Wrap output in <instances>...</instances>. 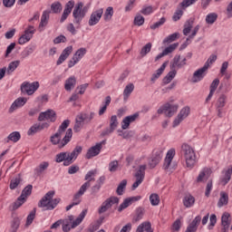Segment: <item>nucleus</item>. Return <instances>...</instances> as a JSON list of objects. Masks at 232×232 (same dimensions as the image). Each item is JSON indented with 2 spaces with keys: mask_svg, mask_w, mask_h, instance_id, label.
I'll use <instances>...</instances> for the list:
<instances>
[{
  "mask_svg": "<svg viewBox=\"0 0 232 232\" xmlns=\"http://www.w3.org/2000/svg\"><path fill=\"white\" fill-rule=\"evenodd\" d=\"M55 191H48L39 201L38 208H45L49 211H52V209H55V208H57V204L61 202V198H58L53 199Z\"/></svg>",
  "mask_w": 232,
  "mask_h": 232,
  "instance_id": "obj_1",
  "label": "nucleus"
},
{
  "mask_svg": "<svg viewBox=\"0 0 232 232\" xmlns=\"http://www.w3.org/2000/svg\"><path fill=\"white\" fill-rule=\"evenodd\" d=\"M72 135H73V130H72V129H68L66 130L63 138V133L57 130L56 133L51 136L50 141L52 142V144H53V146H57L58 144V148H64V146H66V144H68V142L72 140ZM62 138L63 140H61Z\"/></svg>",
  "mask_w": 232,
  "mask_h": 232,
  "instance_id": "obj_2",
  "label": "nucleus"
},
{
  "mask_svg": "<svg viewBox=\"0 0 232 232\" xmlns=\"http://www.w3.org/2000/svg\"><path fill=\"white\" fill-rule=\"evenodd\" d=\"M181 155H183L187 168H194L195 164H197V155L195 154V150L191 148V146L184 143L181 146Z\"/></svg>",
  "mask_w": 232,
  "mask_h": 232,
  "instance_id": "obj_3",
  "label": "nucleus"
},
{
  "mask_svg": "<svg viewBox=\"0 0 232 232\" xmlns=\"http://www.w3.org/2000/svg\"><path fill=\"white\" fill-rule=\"evenodd\" d=\"M86 213H88V209H84L80 213L79 217L73 220V216H69V219L63 221V231L68 232L70 229H73L77 227L84 220V217H86Z\"/></svg>",
  "mask_w": 232,
  "mask_h": 232,
  "instance_id": "obj_4",
  "label": "nucleus"
},
{
  "mask_svg": "<svg viewBox=\"0 0 232 232\" xmlns=\"http://www.w3.org/2000/svg\"><path fill=\"white\" fill-rule=\"evenodd\" d=\"M83 6L84 4H82V2H79L72 11L73 23L74 24H77V28L81 26L82 19L86 17V10H84V8L82 9Z\"/></svg>",
  "mask_w": 232,
  "mask_h": 232,
  "instance_id": "obj_5",
  "label": "nucleus"
},
{
  "mask_svg": "<svg viewBox=\"0 0 232 232\" xmlns=\"http://www.w3.org/2000/svg\"><path fill=\"white\" fill-rule=\"evenodd\" d=\"M145 175H146V165H140L137 169L136 173L134 174L136 181L132 184V187H131L132 191H135V188L142 184V182L144 181Z\"/></svg>",
  "mask_w": 232,
  "mask_h": 232,
  "instance_id": "obj_6",
  "label": "nucleus"
},
{
  "mask_svg": "<svg viewBox=\"0 0 232 232\" xmlns=\"http://www.w3.org/2000/svg\"><path fill=\"white\" fill-rule=\"evenodd\" d=\"M37 90H39V82H34L32 83L24 82L21 85L22 93H26L27 95H34Z\"/></svg>",
  "mask_w": 232,
  "mask_h": 232,
  "instance_id": "obj_7",
  "label": "nucleus"
},
{
  "mask_svg": "<svg viewBox=\"0 0 232 232\" xmlns=\"http://www.w3.org/2000/svg\"><path fill=\"white\" fill-rule=\"evenodd\" d=\"M119 198L117 197H111L107 198L105 201L102 202L101 208L98 209L99 215H102V213H106L108 209L113 206V204H119Z\"/></svg>",
  "mask_w": 232,
  "mask_h": 232,
  "instance_id": "obj_8",
  "label": "nucleus"
},
{
  "mask_svg": "<svg viewBox=\"0 0 232 232\" xmlns=\"http://www.w3.org/2000/svg\"><path fill=\"white\" fill-rule=\"evenodd\" d=\"M86 55V48L82 47L76 51V53L73 54L72 60L69 61L68 68H73L74 65L81 61Z\"/></svg>",
  "mask_w": 232,
  "mask_h": 232,
  "instance_id": "obj_9",
  "label": "nucleus"
},
{
  "mask_svg": "<svg viewBox=\"0 0 232 232\" xmlns=\"http://www.w3.org/2000/svg\"><path fill=\"white\" fill-rule=\"evenodd\" d=\"M88 188H90V182H85L82 185L79 191L73 196L72 206H79V204H81V197L86 193V189H88Z\"/></svg>",
  "mask_w": 232,
  "mask_h": 232,
  "instance_id": "obj_10",
  "label": "nucleus"
},
{
  "mask_svg": "<svg viewBox=\"0 0 232 232\" xmlns=\"http://www.w3.org/2000/svg\"><path fill=\"white\" fill-rule=\"evenodd\" d=\"M102 14H104V10H102V8L92 12L88 21L89 26H95V24H98L99 21H101V18L102 17Z\"/></svg>",
  "mask_w": 232,
  "mask_h": 232,
  "instance_id": "obj_11",
  "label": "nucleus"
},
{
  "mask_svg": "<svg viewBox=\"0 0 232 232\" xmlns=\"http://www.w3.org/2000/svg\"><path fill=\"white\" fill-rule=\"evenodd\" d=\"M186 57H181L180 55H176L170 64V70H180L186 66Z\"/></svg>",
  "mask_w": 232,
  "mask_h": 232,
  "instance_id": "obj_12",
  "label": "nucleus"
},
{
  "mask_svg": "<svg viewBox=\"0 0 232 232\" xmlns=\"http://www.w3.org/2000/svg\"><path fill=\"white\" fill-rule=\"evenodd\" d=\"M189 111H190L189 107L187 106L182 108L173 121V128H177V126H179V124H180V122H182L184 119H187V117L189 115Z\"/></svg>",
  "mask_w": 232,
  "mask_h": 232,
  "instance_id": "obj_13",
  "label": "nucleus"
},
{
  "mask_svg": "<svg viewBox=\"0 0 232 232\" xmlns=\"http://www.w3.org/2000/svg\"><path fill=\"white\" fill-rule=\"evenodd\" d=\"M68 153H69L68 159L65 161V164H73V162H75L79 155L82 153V147L76 146L72 152H68Z\"/></svg>",
  "mask_w": 232,
  "mask_h": 232,
  "instance_id": "obj_14",
  "label": "nucleus"
},
{
  "mask_svg": "<svg viewBox=\"0 0 232 232\" xmlns=\"http://www.w3.org/2000/svg\"><path fill=\"white\" fill-rule=\"evenodd\" d=\"M27 99L24 97L17 98L10 106L8 110V113H14L16 110H19V108H23L27 102Z\"/></svg>",
  "mask_w": 232,
  "mask_h": 232,
  "instance_id": "obj_15",
  "label": "nucleus"
},
{
  "mask_svg": "<svg viewBox=\"0 0 232 232\" xmlns=\"http://www.w3.org/2000/svg\"><path fill=\"white\" fill-rule=\"evenodd\" d=\"M138 200H140V196H134L125 198L118 208L119 213H121L123 209H126V208H130L133 202H138Z\"/></svg>",
  "mask_w": 232,
  "mask_h": 232,
  "instance_id": "obj_16",
  "label": "nucleus"
},
{
  "mask_svg": "<svg viewBox=\"0 0 232 232\" xmlns=\"http://www.w3.org/2000/svg\"><path fill=\"white\" fill-rule=\"evenodd\" d=\"M73 6H75V1L71 0L65 5V8L61 16L60 23H64L65 19H68V15L72 14V10H73Z\"/></svg>",
  "mask_w": 232,
  "mask_h": 232,
  "instance_id": "obj_17",
  "label": "nucleus"
},
{
  "mask_svg": "<svg viewBox=\"0 0 232 232\" xmlns=\"http://www.w3.org/2000/svg\"><path fill=\"white\" fill-rule=\"evenodd\" d=\"M222 232H227L231 226V215L229 212H225L221 217Z\"/></svg>",
  "mask_w": 232,
  "mask_h": 232,
  "instance_id": "obj_18",
  "label": "nucleus"
},
{
  "mask_svg": "<svg viewBox=\"0 0 232 232\" xmlns=\"http://www.w3.org/2000/svg\"><path fill=\"white\" fill-rule=\"evenodd\" d=\"M72 52H73V46L70 45L67 46L61 53V55L59 56L56 64L57 66L63 64L66 59H68V57H70V54L72 53Z\"/></svg>",
  "mask_w": 232,
  "mask_h": 232,
  "instance_id": "obj_19",
  "label": "nucleus"
},
{
  "mask_svg": "<svg viewBox=\"0 0 232 232\" xmlns=\"http://www.w3.org/2000/svg\"><path fill=\"white\" fill-rule=\"evenodd\" d=\"M101 150H102V147H101V143H96V145L91 147L86 155H85V159H93V157H97V155H99V153H101Z\"/></svg>",
  "mask_w": 232,
  "mask_h": 232,
  "instance_id": "obj_20",
  "label": "nucleus"
},
{
  "mask_svg": "<svg viewBox=\"0 0 232 232\" xmlns=\"http://www.w3.org/2000/svg\"><path fill=\"white\" fill-rule=\"evenodd\" d=\"M175 157V149L168 150L163 163V169H169L173 158Z\"/></svg>",
  "mask_w": 232,
  "mask_h": 232,
  "instance_id": "obj_21",
  "label": "nucleus"
},
{
  "mask_svg": "<svg viewBox=\"0 0 232 232\" xmlns=\"http://www.w3.org/2000/svg\"><path fill=\"white\" fill-rule=\"evenodd\" d=\"M218 84H220V80L218 79H215L209 87V93L208 95V97L206 98L205 102L208 104V102H209V101H211V99L213 98V95H215V92H217V88H218Z\"/></svg>",
  "mask_w": 232,
  "mask_h": 232,
  "instance_id": "obj_22",
  "label": "nucleus"
},
{
  "mask_svg": "<svg viewBox=\"0 0 232 232\" xmlns=\"http://www.w3.org/2000/svg\"><path fill=\"white\" fill-rule=\"evenodd\" d=\"M208 70V65H204L202 68L198 69L196 71L192 76L191 81L193 82H199V81H202L204 79V72H207Z\"/></svg>",
  "mask_w": 232,
  "mask_h": 232,
  "instance_id": "obj_23",
  "label": "nucleus"
},
{
  "mask_svg": "<svg viewBox=\"0 0 232 232\" xmlns=\"http://www.w3.org/2000/svg\"><path fill=\"white\" fill-rule=\"evenodd\" d=\"M165 110L167 117H173L175 112L179 111V104L166 103Z\"/></svg>",
  "mask_w": 232,
  "mask_h": 232,
  "instance_id": "obj_24",
  "label": "nucleus"
},
{
  "mask_svg": "<svg viewBox=\"0 0 232 232\" xmlns=\"http://www.w3.org/2000/svg\"><path fill=\"white\" fill-rule=\"evenodd\" d=\"M75 84H77V79L75 76H71L65 81L64 88L66 92H72L73 88H75Z\"/></svg>",
  "mask_w": 232,
  "mask_h": 232,
  "instance_id": "obj_25",
  "label": "nucleus"
},
{
  "mask_svg": "<svg viewBox=\"0 0 232 232\" xmlns=\"http://www.w3.org/2000/svg\"><path fill=\"white\" fill-rule=\"evenodd\" d=\"M50 19V12L48 11H44L42 17H41V22L38 27V30L40 32H43V28L48 24V20Z\"/></svg>",
  "mask_w": 232,
  "mask_h": 232,
  "instance_id": "obj_26",
  "label": "nucleus"
},
{
  "mask_svg": "<svg viewBox=\"0 0 232 232\" xmlns=\"http://www.w3.org/2000/svg\"><path fill=\"white\" fill-rule=\"evenodd\" d=\"M153 232V228H151V222L144 221L143 223L140 224L136 229V232Z\"/></svg>",
  "mask_w": 232,
  "mask_h": 232,
  "instance_id": "obj_27",
  "label": "nucleus"
},
{
  "mask_svg": "<svg viewBox=\"0 0 232 232\" xmlns=\"http://www.w3.org/2000/svg\"><path fill=\"white\" fill-rule=\"evenodd\" d=\"M79 120L82 121L83 124H89V122H92L95 117V112H91L90 114L88 113H81L78 115Z\"/></svg>",
  "mask_w": 232,
  "mask_h": 232,
  "instance_id": "obj_28",
  "label": "nucleus"
},
{
  "mask_svg": "<svg viewBox=\"0 0 232 232\" xmlns=\"http://www.w3.org/2000/svg\"><path fill=\"white\" fill-rule=\"evenodd\" d=\"M223 173L224 176L220 178V182L223 184V186H226V184L231 180L232 167H229L227 170H224Z\"/></svg>",
  "mask_w": 232,
  "mask_h": 232,
  "instance_id": "obj_29",
  "label": "nucleus"
},
{
  "mask_svg": "<svg viewBox=\"0 0 232 232\" xmlns=\"http://www.w3.org/2000/svg\"><path fill=\"white\" fill-rule=\"evenodd\" d=\"M228 202H229V196L227 195V193L224 191L220 192V198L218 202V208H223V206H227Z\"/></svg>",
  "mask_w": 232,
  "mask_h": 232,
  "instance_id": "obj_30",
  "label": "nucleus"
},
{
  "mask_svg": "<svg viewBox=\"0 0 232 232\" xmlns=\"http://www.w3.org/2000/svg\"><path fill=\"white\" fill-rule=\"evenodd\" d=\"M50 166V163L48 161H43L39 164L38 167L34 169V174L39 177L44 171H46L48 169V167Z\"/></svg>",
  "mask_w": 232,
  "mask_h": 232,
  "instance_id": "obj_31",
  "label": "nucleus"
},
{
  "mask_svg": "<svg viewBox=\"0 0 232 232\" xmlns=\"http://www.w3.org/2000/svg\"><path fill=\"white\" fill-rule=\"evenodd\" d=\"M69 152H60L56 155L55 162L61 163L63 162V166H71L72 164H66L68 160Z\"/></svg>",
  "mask_w": 232,
  "mask_h": 232,
  "instance_id": "obj_32",
  "label": "nucleus"
},
{
  "mask_svg": "<svg viewBox=\"0 0 232 232\" xmlns=\"http://www.w3.org/2000/svg\"><path fill=\"white\" fill-rule=\"evenodd\" d=\"M34 187L32 185H27L22 191L21 196H19L18 200H26L27 197H30L32 195V189Z\"/></svg>",
  "mask_w": 232,
  "mask_h": 232,
  "instance_id": "obj_33",
  "label": "nucleus"
},
{
  "mask_svg": "<svg viewBox=\"0 0 232 232\" xmlns=\"http://www.w3.org/2000/svg\"><path fill=\"white\" fill-rule=\"evenodd\" d=\"M166 66H168V62L163 63V64L156 71V73L152 74L151 81H157L159 77L162 75L164 70H166Z\"/></svg>",
  "mask_w": 232,
  "mask_h": 232,
  "instance_id": "obj_34",
  "label": "nucleus"
},
{
  "mask_svg": "<svg viewBox=\"0 0 232 232\" xmlns=\"http://www.w3.org/2000/svg\"><path fill=\"white\" fill-rule=\"evenodd\" d=\"M133 90H135V85H133V83H130V84L126 85V87L123 91L124 101H128V97H130V95H131V93L133 92Z\"/></svg>",
  "mask_w": 232,
  "mask_h": 232,
  "instance_id": "obj_35",
  "label": "nucleus"
},
{
  "mask_svg": "<svg viewBox=\"0 0 232 232\" xmlns=\"http://www.w3.org/2000/svg\"><path fill=\"white\" fill-rule=\"evenodd\" d=\"M19 142L21 140V132L20 131H14L10 133L7 137V142Z\"/></svg>",
  "mask_w": 232,
  "mask_h": 232,
  "instance_id": "obj_36",
  "label": "nucleus"
},
{
  "mask_svg": "<svg viewBox=\"0 0 232 232\" xmlns=\"http://www.w3.org/2000/svg\"><path fill=\"white\" fill-rule=\"evenodd\" d=\"M175 75H177V71L171 69V71L163 78L164 84H169V82L175 79Z\"/></svg>",
  "mask_w": 232,
  "mask_h": 232,
  "instance_id": "obj_37",
  "label": "nucleus"
},
{
  "mask_svg": "<svg viewBox=\"0 0 232 232\" xmlns=\"http://www.w3.org/2000/svg\"><path fill=\"white\" fill-rule=\"evenodd\" d=\"M126 186H128V180L126 179L121 180L116 189L117 195L119 196L124 195V189H126Z\"/></svg>",
  "mask_w": 232,
  "mask_h": 232,
  "instance_id": "obj_38",
  "label": "nucleus"
},
{
  "mask_svg": "<svg viewBox=\"0 0 232 232\" xmlns=\"http://www.w3.org/2000/svg\"><path fill=\"white\" fill-rule=\"evenodd\" d=\"M227 101V96L226 94H220L216 102V108H224Z\"/></svg>",
  "mask_w": 232,
  "mask_h": 232,
  "instance_id": "obj_39",
  "label": "nucleus"
},
{
  "mask_svg": "<svg viewBox=\"0 0 232 232\" xmlns=\"http://www.w3.org/2000/svg\"><path fill=\"white\" fill-rule=\"evenodd\" d=\"M183 204H184L185 208H191V206H193V204H195V198L191 195L185 196V198L183 199Z\"/></svg>",
  "mask_w": 232,
  "mask_h": 232,
  "instance_id": "obj_40",
  "label": "nucleus"
},
{
  "mask_svg": "<svg viewBox=\"0 0 232 232\" xmlns=\"http://www.w3.org/2000/svg\"><path fill=\"white\" fill-rule=\"evenodd\" d=\"M21 226V219L19 218H14L11 223V229L9 232H17Z\"/></svg>",
  "mask_w": 232,
  "mask_h": 232,
  "instance_id": "obj_41",
  "label": "nucleus"
},
{
  "mask_svg": "<svg viewBox=\"0 0 232 232\" xmlns=\"http://www.w3.org/2000/svg\"><path fill=\"white\" fill-rule=\"evenodd\" d=\"M179 35H180V34H179V33H174L172 34H169L163 40V44H169V43H173V41H177V39H179Z\"/></svg>",
  "mask_w": 232,
  "mask_h": 232,
  "instance_id": "obj_42",
  "label": "nucleus"
},
{
  "mask_svg": "<svg viewBox=\"0 0 232 232\" xmlns=\"http://www.w3.org/2000/svg\"><path fill=\"white\" fill-rule=\"evenodd\" d=\"M51 10L53 14H61L63 11V5L60 2H54L51 5Z\"/></svg>",
  "mask_w": 232,
  "mask_h": 232,
  "instance_id": "obj_43",
  "label": "nucleus"
},
{
  "mask_svg": "<svg viewBox=\"0 0 232 232\" xmlns=\"http://www.w3.org/2000/svg\"><path fill=\"white\" fill-rule=\"evenodd\" d=\"M217 19H218V14L216 13H210L206 16L207 24H213Z\"/></svg>",
  "mask_w": 232,
  "mask_h": 232,
  "instance_id": "obj_44",
  "label": "nucleus"
},
{
  "mask_svg": "<svg viewBox=\"0 0 232 232\" xmlns=\"http://www.w3.org/2000/svg\"><path fill=\"white\" fill-rule=\"evenodd\" d=\"M44 113H45V119L46 121L50 120L51 122H55L56 121V115L55 112L53 111V110H47L46 111H44Z\"/></svg>",
  "mask_w": 232,
  "mask_h": 232,
  "instance_id": "obj_45",
  "label": "nucleus"
},
{
  "mask_svg": "<svg viewBox=\"0 0 232 232\" xmlns=\"http://www.w3.org/2000/svg\"><path fill=\"white\" fill-rule=\"evenodd\" d=\"M191 28H193V20L189 19L184 24L183 34L188 35L191 32Z\"/></svg>",
  "mask_w": 232,
  "mask_h": 232,
  "instance_id": "obj_46",
  "label": "nucleus"
},
{
  "mask_svg": "<svg viewBox=\"0 0 232 232\" xmlns=\"http://www.w3.org/2000/svg\"><path fill=\"white\" fill-rule=\"evenodd\" d=\"M38 131H41V129L39 127V123H34L27 131V135L29 137H32V135H35V133H38Z\"/></svg>",
  "mask_w": 232,
  "mask_h": 232,
  "instance_id": "obj_47",
  "label": "nucleus"
},
{
  "mask_svg": "<svg viewBox=\"0 0 232 232\" xmlns=\"http://www.w3.org/2000/svg\"><path fill=\"white\" fill-rule=\"evenodd\" d=\"M82 126H84V122L82 120L79 119V116L76 117V121L73 127V130L78 133V131H81L82 130Z\"/></svg>",
  "mask_w": 232,
  "mask_h": 232,
  "instance_id": "obj_48",
  "label": "nucleus"
},
{
  "mask_svg": "<svg viewBox=\"0 0 232 232\" xmlns=\"http://www.w3.org/2000/svg\"><path fill=\"white\" fill-rule=\"evenodd\" d=\"M142 217H144V208H139L136 211V217L133 218L132 222H139V220H142Z\"/></svg>",
  "mask_w": 232,
  "mask_h": 232,
  "instance_id": "obj_49",
  "label": "nucleus"
},
{
  "mask_svg": "<svg viewBox=\"0 0 232 232\" xmlns=\"http://www.w3.org/2000/svg\"><path fill=\"white\" fill-rule=\"evenodd\" d=\"M177 48H179V43L172 44L169 45L168 47H166L165 50H163V53L165 55H168L169 53L175 52V50H177Z\"/></svg>",
  "mask_w": 232,
  "mask_h": 232,
  "instance_id": "obj_50",
  "label": "nucleus"
},
{
  "mask_svg": "<svg viewBox=\"0 0 232 232\" xmlns=\"http://www.w3.org/2000/svg\"><path fill=\"white\" fill-rule=\"evenodd\" d=\"M95 175H97V169L94 170H90L86 175H85V180H87L86 182H89V185L92 186V184L90 182H92V180H95Z\"/></svg>",
  "mask_w": 232,
  "mask_h": 232,
  "instance_id": "obj_51",
  "label": "nucleus"
},
{
  "mask_svg": "<svg viewBox=\"0 0 232 232\" xmlns=\"http://www.w3.org/2000/svg\"><path fill=\"white\" fill-rule=\"evenodd\" d=\"M20 62L19 61H14L11 62L7 67V73L10 75L13 72H15L16 68L19 66Z\"/></svg>",
  "mask_w": 232,
  "mask_h": 232,
  "instance_id": "obj_52",
  "label": "nucleus"
},
{
  "mask_svg": "<svg viewBox=\"0 0 232 232\" xmlns=\"http://www.w3.org/2000/svg\"><path fill=\"white\" fill-rule=\"evenodd\" d=\"M68 126H70V120L63 121L60 125L58 131L63 135H64V133L66 132V130L68 129Z\"/></svg>",
  "mask_w": 232,
  "mask_h": 232,
  "instance_id": "obj_53",
  "label": "nucleus"
},
{
  "mask_svg": "<svg viewBox=\"0 0 232 232\" xmlns=\"http://www.w3.org/2000/svg\"><path fill=\"white\" fill-rule=\"evenodd\" d=\"M103 17L104 21H111V17H113V7L109 6L103 14Z\"/></svg>",
  "mask_w": 232,
  "mask_h": 232,
  "instance_id": "obj_54",
  "label": "nucleus"
},
{
  "mask_svg": "<svg viewBox=\"0 0 232 232\" xmlns=\"http://www.w3.org/2000/svg\"><path fill=\"white\" fill-rule=\"evenodd\" d=\"M150 201L151 206H159V204H160V198L158 194L154 193L150 196Z\"/></svg>",
  "mask_w": 232,
  "mask_h": 232,
  "instance_id": "obj_55",
  "label": "nucleus"
},
{
  "mask_svg": "<svg viewBox=\"0 0 232 232\" xmlns=\"http://www.w3.org/2000/svg\"><path fill=\"white\" fill-rule=\"evenodd\" d=\"M35 213H36V208H34L30 214L27 216L26 223L25 226H31L32 222L35 219Z\"/></svg>",
  "mask_w": 232,
  "mask_h": 232,
  "instance_id": "obj_56",
  "label": "nucleus"
},
{
  "mask_svg": "<svg viewBox=\"0 0 232 232\" xmlns=\"http://www.w3.org/2000/svg\"><path fill=\"white\" fill-rule=\"evenodd\" d=\"M119 126V120L117 119V115H112L110 119V126L112 130H117Z\"/></svg>",
  "mask_w": 232,
  "mask_h": 232,
  "instance_id": "obj_57",
  "label": "nucleus"
},
{
  "mask_svg": "<svg viewBox=\"0 0 232 232\" xmlns=\"http://www.w3.org/2000/svg\"><path fill=\"white\" fill-rule=\"evenodd\" d=\"M198 0H183L180 4L179 6L183 8V10H186L188 6H191V5H195Z\"/></svg>",
  "mask_w": 232,
  "mask_h": 232,
  "instance_id": "obj_58",
  "label": "nucleus"
},
{
  "mask_svg": "<svg viewBox=\"0 0 232 232\" xmlns=\"http://www.w3.org/2000/svg\"><path fill=\"white\" fill-rule=\"evenodd\" d=\"M140 14H142L143 15H150L153 14V6L144 5L140 10Z\"/></svg>",
  "mask_w": 232,
  "mask_h": 232,
  "instance_id": "obj_59",
  "label": "nucleus"
},
{
  "mask_svg": "<svg viewBox=\"0 0 232 232\" xmlns=\"http://www.w3.org/2000/svg\"><path fill=\"white\" fill-rule=\"evenodd\" d=\"M150 52H151V43H148L145 46L142 47L140 51L141 57L148 55Z\"/></svg>",
  "mask_w": 232,
  "mask_h": 232,
  "instance_id": "obj_60",
  "label": "nucleus"
},
{
  "mask_svg": "<svg viewBox=\"0 0 232 232\" xmlns=\"http://www.w3.org/2000/svg\"><path fill=\"white\" fill-rule=\"evenodd\" d=\"M117 169H119V161L117 160L111 161L109 163V171H111V173H115Z\"/></svg>",
  "mask_w": 232,
  "mask_h": 232,
  "instance_id": "obj_61",
  "label": "nucleus"
},
{
  "mask_svg": "<svg viewBox=\"0 0 232 232\" xmlns=\"http://www.w3.org/2000/svg\"><path fill=\"white\" fill-rule=\"evenodd\" d=\"M164 23H166V17H161L160 21L150 25V30H157V28H160Z\"/></svg>",
  "mask_w": 232,
  "mask_h": 232,
  "instance_id": "obj_62",
  "label": "nucleus"
},
{
  "mask_svg": "<svg viewBox=\"0 0 232 232\" xmlns=\"http://www.w3.org/2000/svg\"><path fill=\"white\" fill-rule=\"evenodd\" d=\"M34 34H35V27L34 25H28L24 30V34L32 39V37H34Z\"/></svg>",
  "mask_w": 232,
  "mask_h": 232,
  "instance_id": "obj_63",
  "label": "nucleus"
},
{
  "mask_svg": "<svg viewBox=\"0 0 232 232\" xmlns=\"http://www.w3.org/2000/svg\"><path fill=\"white\" fill-rule=\"evenodd\" d=\"M134 24L136 26H142V24H144V16L140 15V14H137L134 17Z\"/></svg>",
  "mask_w": 232,
  "mask_h": 232,
  "instance_id": "obj_64",
  "label": "nucleus"
}]
</instances>
